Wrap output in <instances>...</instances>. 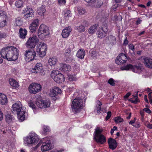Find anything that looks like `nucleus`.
<instances>
[{
	"label": "nucleus",
	"mask_w": 152,
	"mask_h": 152,
	"mask_svg": "<svg viewBox=\"0 0 152 152\" xmlns=\"http://www.w3.org/2000/svg\"><path fill=\"white\" fill-rule=\"evenodd\" d=\"M76 29L80 32H83L85 31L84 27L83 25L76 27Z\"/></svg>",
	"instance_id": "a19ab883"
},
{
	"label": "nucleus",
	"mask_w": 152,
	"mask_h": 152,
	"mask_svg": "<svg viewBox=\"0 0 152 152\" xmlns=\"http://www.w3.org/2000/svg\"><path fill=\"white\" fill-rule=\"evenodd\" d=\"M60 68L59 69L65 72H67L70 71L71 69V67L70 66L64 63H61L60 64Z\"/></svg>",
	"instance_id": "aec40b11"
},
{
	"label": "nucleus",
	"mask_w": 152,
	"mask_h": 152,
	"mask_svg": "<svg viewBox=\"0 0 152 152\" xmlns=\"http://www.w3.org/2000/svg\"><path fill=\"white\" fill-rule=\"evenodd\" d=\"M142 69V67L140 66H135V69L134 70H135V69H136L138 71V73H139L141 72Z\"/></svg>",
	"instance_id": "8fccbe9b"
},
{
	"label": "nucleus",
	"mask_w": 152,
	"mask_h": 152,
	"mask_svg": "<svg viewBox=\"0 0 152 152\" xmlns=\"http://www.w3.org/2000/svg\"><path fill=\"white\" fill-rule=\"evenodd\" d=\"M8 102L7 97L4 94H0V104L2 105H6Z\"/></svg>",
	"instance_id": "393cba45"
},
{
	"label": "nucleus",
	"mask_w": 152,
	"mask_h": 152,
	"mask_svg": "<svg viewBox=\"0 0 152 152\" xmlns=\"http://www.w3.org/2000/svg\"><path fill=\"white\" fill-rule=\"evenodd\" d=\"M147 126L150 129H152V124H148L147 125Z\"/></svg>",
	"instance_id": "774afa93"
},
{
	"label": "nucleus",
	"mask_w": 152,
	"mask_h": 152,
	"mask_svg": "<svg viewBox=\"0 0 152 152\" xmlns=\"http://www.w3.org/2000/svg\"><path fill=\"white\" fill-rule=\"evenodd\" d=\"M108 39L110 42L113 44H115L116 42V39L115 36L110 35L108 37Z\"/></svg>",
	"instance_id": "f704fd0d"
},
{
	"label": "nucleus",
	"mask_w": 152,
	"mask_h": 152,
	"mask_svg": "<svg viewBox=\"0 0 152 152\" xmlns=\"http://www.w3.org/2000/svg\"><path fill=\"white\" fill-rule=\"evenodd\" d=\"M27 34V31L25 28H20L19 29V34L20 37L21 39H24Z\"/></svg>",
	"instance_id": "a878e982"
},
{
	"label": "nucleus",
	"mask_w": 152,
	"mask_h": 152,
	"mask_svg": "<svg viewBox=\"0 0 152 152\" xmlns=\"http://www.w3.org/2000/svg\"><path fill=\"white\" fill-rule=\"evenodd\" d=\"M143 111L145 112L146 113L150 114L151 113V111L148 108H145L143 109Z\"/></svg>",
	"instance_id": "bf43d9fd"
},
{
	"label": "nucleus",
	"mask_w": 152,
	"mask_h": 152,
	"mask_svg": "<svg viewBox=\"0 0 152 152\" xmlns=\"http://www.w3.org/2000/svg\"><path fill=\"white\" fill-rule=\"evenodd\" d=\"M25 108L22 107V105L20 102L13 104L11 109L13 113H16L19 120L20 122L23 121L25 119Z\"/></svg>",
	"instance_id": "f03ea898"
},
{
	"label": "nucleus",
	"mask_w": 152,
	"mask_h": 152,
	"mask_svg": "<svg viewBox=\"0 0 152 152\" xmlns=\"http://www.w3.org/2000/svg\"><path fill=\"white\" fill-rule=\"evenodd\" d=\"M39 140L38 136L34 132H31L30 135L24 139V141L27 144H36Z\"/></svg>",
	"instance_id": "423d86ee"
},
{
	"label": "nucleus",
	"mask_w": 152,
	"mask_h": 152,
	"mask_svg": "<svg viewBox=\"0 0 152 152\" xmlns=\"http://www.w3.org/2000/svg\"><path fill=\"white\" fill-rule=\"evenodd\" d=\"M131 94L129 92H128L124 96V98L125 99L128 98L129 96Z\"/></svg>",
	"instance_id": "338daca9"
},
{
	"label": "nucleus",
	"mask_w": 152,
	"mask_h": 152,
	"mask_svg": "<svg viewBox=\"0 0 152 152\" xmlns=\"http://www.w3.org/2000/svg\"><path fill=\"white\" fill-rule=\"evenodd\" d=\"M49 129L48 128L47 126H44L43 127V130L44 132V133L48 132L49 131Z\"/></svg>",
	"instance_id": "13d9d810"
},
{
	"label": "nucleus",
	"mask_w": 152,
	"mask_h": 152,
	"mask_svg": "<svg viewBox=\"0 0 152 152\" xmlns=\"http://www.w3.org/2000/svg\"><path fill=\"white\" fill-rule=\"evenodd\" d=\"M64 17L66 18H69L71 16V14L69 10H67L64 13Z\"/></svg>",
	"instance_id": "37998d69"
},
{
	"label": "nucleus",
	"mask_w": 152,
	"mask_h": 152,
	"mask_svg": "<svg viewBox=\"0 0 152 152\" xmlns=\"http://www.w3.org/2000/svg\"><path fill=\"white\" fill-rule=\"evenodd\" d=\"M129 49L130 50H133V49H134V46L132 44H129Z\"/></svg>",
	"instance_id": "e2e57ef3"
},
{
	"label": "nucleus",
	"mask_w": 152,
	"mask_h": 152,
	"mask_svg": "<svg viewBox=\"0 0 152 152\" xmlns=\"http://www.w3.org/2000/svg\"><path fill=\"white\" fill-rule=\"evenodd\" d=\"M46 12V10L45 8V6H42L40 7H39L37 10V12L38 14L40 15H44Z\"/></svg>",
	"instance_id": "7c9ffc66"
},
{
	"label": "nucleus",
	"mask_w": 152,
	"mask_h": 152,
	"mask_svg": "<svg viewBox=\"0 0 152 152\" xmlns=\"http://www.w3.org/2000/svg\"><path fill=\"white\" fill-rule=\"evenodd\" d=\"M97 53L95 51H92L91 53V56L92 57L94 58L97 56Z\"/></svg>",
	"instance_id": "3c124183"
},
{
	"label": "nucleus",
	"mask_w": 152,
	"mask_h": 152,
	"mask_svg": "<svg viewBox=\"0 0 152 152\" xmlns=\"http://www.w3.org/2000/svg\"><path fill=\"white\" fill-rule=\"evenodd\" d=\"M13 117L10 114H7L6 115V120L8 123H10L14 120Z\"/></svg>",
	"instance_id": "72a5a7b5"
},
{
	"label": "nucleus",
	"mask_w": 152,
	"mask_h": 152,
	"mask_svg": "<svg viewBox=\"0 0 152 152\" xmlns=\"http://www.w3.org/2000/svg\"><path fill=\"white\" fill-rule=\"evenodd\" d=\"M33 16V10H31L30 12V14H26L24 15V18L26 19H30Z\"/></svg>",
	"instance_id": "e433bc0d"
},
{
	"label": "nucleus",
	"mask_w": 152,
	"mask_h": 152,
	"mask_svg": "<svg viewBox=\"0 0 152 152\" xmlns=\"http://www.w3.org/2000/svg\"><path fill=\"white\" fill-rule=\"evenodd\" d=\"M102 131V129L99 127H97L95 129L94 133V139L96 142L101 144H103L106 141L105 137L101 134Z\"/></svg>",
	"instance_id": "20e7f679"
},
{
	"label": "nucleus",
	"mask_w": 152,
	"mask_h": 152,
	"mask_svg": "<svg viewBox=\"0 0 152 152\" xmlns=\"http://www.w3.org/2000/svg\"><path fill=\"white\" fill-rule=\"evenodd\" d=\"M18 50L14 46H7L3 48L1 51V56L9 61L16 60L18 57Z\"/></svg>",
	"instance_id": "f257e3e1"
},
{
	"label": "nucleus",
	"mask_w": 152,
	"mask_h": 152,
	"mask_svg": "<svg viewBox=\"0 0 152 152\" xmlns=\"http://www.w3.org/2000/svg\"><path fill=\"white\" fill-rule=\"evenodd\" d=\"M39 41V39L35 35H33L32 37H30L27 42L26 45L29 48H34Z\"/></svg>",
	"instance_id": "6e6552de"
},
{
	"label": "nucleus",
	"mask_w": 152,
	"mask_h": 152,
	"mask_svg": "<svg viewBox=\"0 0 152 152\" xmlns=\"http://www.w3.org/2000/svg\"><path fill=\"white\" fill-rule=\"evenodd\" d=\"M69 78L70 80L76 81V78L72 75H70L69 76Z\"/></svg>",
	"instance_id": "603ef678"
},
{
	"label": "nucleus",
	"mask_w": 152,
	"mask_h": 152,
	"mask_svg": "<svg viewBox=\"0 0 152 152\" xmlns=\"http://www.w3.org/2000/svg\"><path fill=\"white\" fill-rule=\"evenodd\" d=\"M74 48V46L72 44L70 46L69 48H67L65 51V53L66 54H69L71 52V50H72V49Z\"/></svg>",
	"instance_id": "58836bf2"
},
{
	"label": "nucleus",
	"mask_w": 152,
	"mask_h": 152,
	"mask_svg": "<svg viewBox=\"0 0 152 152\" xmlns=\"http://www.w3.org/2000/svg\"><path fill=\"white\" fill-rule=\"evenodd\" d=\"M51 76L56 82L58 83H62L64 80V75L58 71H55L52 72Z\"/></svg>",
	"instance_id": "0eeeda50"
},
{
	"label": "nucleus",
	"mask_w": 152,
	"mask_h": 152,
	"mask_svg": "<svg viewBox=\"0 0 152 152\" xmlns=\"http://www.w3.org/2000/svg\"><path fill=\"white\" fill-rule=\"evenodd\" d=\"M7 37V34L4 32L0 31V40L5 38Z\"/></svg>",
	"instance_id": "c03bdc74"
},
{
	"label": "nucleus",
	"mask_w": 152,
	"mask_h": 152,
	"mask_svg": "<svg viewBox=\"0 0 152 152\" xmlns=\"http://www.w3.org/2000/svg\"><path fill=\"white\" fill-rule=\"evenodd\" d=\"M83 25L85 27H87L88 26V23L86 21H84L83 22Z\"/></svg>",
	"instance_id": "052dcab7"
},
{
	"label": "nucleus",
	"mask_w": 152,
	"mask_h": 152,
	"mask_svg": "<svg viewBox=\"0 0 152 152\" xmlns=\"http://www.w3.org/2000/svg\"><path fill=\"white\" fill-rule=\"evenodd\" d=\"M85 55V51L82 49L79 50L77 52V56L81 59H83Z\"/></svg>",
	"instance_id": "c85d7f7f"
},
{
	"label": "nucleus",
	"mask_w": 152,
	"mask_h": 152,
	"mask_svg": "<svg viewBox=\"0 0 152 152\" xmlns=\"http://www.w3.org/2000/svg\"><path fill=\"white\" fill-rule=\"evenodd\" d=\"M108 83L110 84V85L114 86L115 85V83L113 79L111 78L108 81Z\"/></svg>",
	"instance_id": "49530a36"
},
{
	"label": "nucleus",
	"mask_w": 152,
	"mask_h": 152,
	"mask_svg": "<svg viewBox=\"0 0 152 152\" xmlns=\"http://www.w3.org/2000/svg\"><path fill=\"white\" fill-rule=\"evenodd\" d=\"M136 120V118H135L134 119V120H133L131 121L129 123V124L132 125L133 126L136 127H139V125L137 124V126H136L135 125H133V124L135 123V121Z\"/></svg>",
	"instance_id": "a18cd8bd"
},
{
	"label": "nucleus",
	"mask_w": 152,
	"mask_h": 152,
	"mask_svg": "<svg viewBox=\"0 0 152 152\" xmlns=\"http://www.w3.org/2000/svg\"><path fill=\"white\" fill-rule=\"evenodd\" d=\"M83 100L80 98H75L71 104L72 111L74 113H78L83 107Z\"/></svg>",
	"instance_id": "7ed1b4c3"
},
{
	"label": "nucleus",
	"mask_w": 152,
	"mask_h": 152,
	"mask_svg": "<svg viewBox=\"0 0 152 152\" xmlns=\"http://www.w3.org/2000/svg\"><path fill=\"white\" fill-rule=\"evenodd\" d=\"M49 28L45 24H42L39 28L38 32L39 37L43 39L48 37L50 34Z\"/></svg>",
	"instance_id": "39448f33"
},
{
	"label": "nucleus",
	"mask_w": 152,
	"mask_h": 152,
	"mask_svg": "<svg viewBox=\"0 0 152 152\" xmlns=\"http://www.w3.org/2000/svg\"><path fill=\"white\" fill-rule=\"evenodd\" d=\"M129 42L128 41L127 39V38H126L124 41L123 45H128Z\"/></svg>",
	"instance_id": "680f3d73"
},
{
	"label": "nucleus",
	"mask_w": 152,
	"mask_h": 152,
	"mask_svg": "<svg viewBox=\"0 0 152 152\" xmlns=\"http://www.w3.org/2000/svg\"><path fill=\"white\" fill-rule=\"evenodd\" d=\"M22 4L23 2L20 0L16 1L15 3V6L18 8L21 7L22 6Z\"/></svg>",
	"instance_id": "79ce46f5"
},
{
	"label": "nucleus",
	"mask_w": 152,
	"mask_h": 152,
	"mask_svg": "<svg viewBox=\"0 0 152 152\" xmlns=\"http://www.w3.org/2000/svg\"><path fill=\"white\" fill-rule=\"evenodd\" d=\"M79 14L80 15H85L87 12L86 9L83 7L78 6L77 7Z\"/></svg>",
	"instance_id": "cd10ccee"
},
{
	"label": "nucleus",
	"mask_w": 152,
	"mask_h": 152,
	"mask_svg": "<svg viewBox=\"0 0 152 152\" xmlns=\"http://www.w3.org/2000/svg\"><path fill=\"white\" fill-rule=\"evenodd\" d=\"M107 28V25H103L100 27L97 32L98 37L100 38H102L105 37L108 31Z\"/></svg>",
	"instance_id": "f8f14e48"
},
{
	"label": "nucleus",
	"mask_w": 152,
	"mask_h": 152,
	"mask_svg": "<svg viewBox=\"0 0 152 152\" xmlns=\"http://www.w3.org/2000/svg\"><path fill=\"white\" fill-rule=\"evenodd\" d=\"M41 86L40 85L37 83H32L29 87L28 89L30 93L35 94L41 90Z\"/></svg>",
	"instance_id": "9b49d317"
},
{
	"label": "nucleus",
	"mask_w": 152,
	"mask_h": 152,
	"mask_svg": "<svg viewBox=\"0 0 152 152\" xmlns=\"http://www.w3.org/2000/svg\"><path fill=\"white\" fill-rule=\"evenodd\" d=\"M142 22V20H140L139 18H138L137 20L136 21V24L138 25L140 24Z\"/></svg>",
	"instance_id": "69168bd1"
},
{
	"label": "nucleus",
	"mask_w": 152,
	"mask_h": 152,
	"mask_svg": "<svg viewBox=\"0 0 152 152\" xmlns=\"http://www.w3.org/2000/svg\"><path fill=\"white\" fill-rule=\"evenodd\" d=\"M152 93V92L150 93L148 95V98L149 99V102L151 104H152V96H151V94Z\"/></svg>",
	"instance_id": "6e6d98bb"
},
{
	"label": "nucleus",
	"mask_w": 152,
	"mask_h": 152,
	"mask_svg": "<svg viewBox=\"0 0 152 152\" xmlns=\"http://www.w3.org/2000/svg\"><path fill=\"white\" fill-rule=\"evenodd\" d=\"M24 55L25 59L27 62L33 60L36 56V52L34 50H28L26 51Z\"/></svg>",
	"instance_id": "9d476101"
},
{
	"label": "nucleus",
	"mask_w": 152,
	"mask_h": 152,
	"mask_svg": "<svg viewBox=\"0 0 152 152\" xmlns=\"http://www.w3.org/2000/svg\"><path fill=\"white\" fill-rule=\"evenodd\" d=\"M127 60L126 56L124 54L121 53L116 58L115 62L117 64L121 65L126 63Z\"/></svg>",
	"instance_id": "4468645a"
},
{
	"label": "nucleus",
	"mask_w": 152,
	"mask_h": 152,
	"mask_svg": "<svg viewBox=\"0 0 152 152\" xmlns=\"http://www.w3.org/2000/svg\"><path fill=\"white\" fill-rule=\"evenodd\" d=\"M9 81L10 84L12 86L15 88L18 87V83L14 79L12 78L10 79Z\"/></svg>",
	"instance_id": "2f4dec72"
},
{
	"label": "nucleus",
	"mask_w": 152,
	"mask_h": 152,
	"mask_svg": "<svg viewBox=\"0 0 152 152\" xmlns=\"http://www.w3.org/2000/svg\"><path fill=\"white\" fill-rule=\"evenodd\" d=\"M144 63L145 66L148 68L152 69V59L148 57H145L143 58Z\"/></svg>",
	"instance_id": "5701e85b"
},
{
	"label": "nucleus",
	"mask_w": 152,
	"mask_h": 152,
	"mask_svg": "<svg viewBox=\"0 0 152 152\" xmlns=\"http://www.w3.org/2000/svg\"><path fill=\"white\" fill-rule=\"evenodd\" d=\"M111 115V112L110 111H109L107 113V116L105 118V119L106 120H107L108 119L110 118V117Z\"/></svg>",
	"instance_id": "864d4df0"
},
{
	"label": "nucleus",
	"mask_w": 152,
	"mask_h": 152,
	"mask_svg": "<svg viewBox=\"0 0 152 152\" xmlns=\"http://www.w3.org/2000/svg\"><path fill=\"white\" fill-rule=\"evenodd\" d=\"M3 117V115L2 113L1 112V110L0 109V121L2 120Z\"/></svg>",
	"instance_id": "0e129e2a"
},
{
	"label": "nucleus",
	"mask_w": 152,
	"mask_h": 152,
	"mask_svg": "<svg viewBox=\"0 0 152 152\" xmlns=\"http://www.w3.org/2000/svg\"><path fill=\"white\" fill-rule=\"evenodd\" d=\"M114 121L117 123H119L124 121L123 119L120 117H117L115 118Z\"/></svg>",
	"instance_id": "ea45409f"
},
{
	"label": "nucleus",
	"mask_w": 152,
	"mask_h": 152,
	"mask_svg": "<svg viewBox=\"0 0 152 152\" xmlns=\"http://www.w3.org/2000/svg\"><path fill=\"white\" fill-rule=\"evenodd\" d=\"M138 92H137L135 96V97H136V98L135 100L133 102V103L134 104H137L138 102H139V99L137 97V93Z\"/></svg>",
	"instance_id": "5fc2aeb1"
},
{
	"label": "nucleus",
	"mask_w": 152,
	"mask_h": 152,
	"mask_svg": "<svg viewBox=\"0 0 152 152\" xmlns=\"http://www.w3.org/2000/svg\"><path fill=\"white\" fill-rule=\"evenodd\" d=\"M48 62L50 66H54L57 62L58 60L56 57H52L49 59Z\"/></svg>",
	"instance_id": "bb28decb"
},
{
	"label": "nucleus",
	"mask_w": 152,
	"mask_h": 152,
	"mask_svg": "<svg viewBox=\"0 0 152 152\" xmlns=\"http://www.w3.org/2000/svg\"><path fill=\"white\" fill-rule=\"evenodd\" d=\"M61 93V90L58 87H54L50 91V96L52 97H55L58 94Z\"/></svg>",
	"instance_id": "412c9836"
},
{
	"label": "nucleus",
	"mask_w": 152,
	"mask_h": 152,
	"mask_svg": "<svg viewBox=\"0 0 152 152\" xmlns=\"http://www.w3.org/2000/svg\"><path fill=\"white\" fill-rule=\"evenodd\" d=\"M39 20L38 19L34 20L29 26L30 31L33 32L36 31L39 25Z\"/></svg>",
	"instance_id": "f3484780"
},
{
	"label": "nucleus",
	"mask_w": 152,
	"mask_h": 152,
	"mask_svg": "<svg viewBox=\"0 0 152 152\" xmlns=\"http://www.w3.org/2000/svg\"><path fill=\"white\" fill-rule=\"evenodd\" d=\"M135 69V66H133L132 65L129 64L124 67L121 68V69L122 70H131L132 71L136 73H138V71L137 70Z\"/></svg>",
	"instance_id": "b1692460"
},
{
	"label": "nucleus",
	"mask_w": 152,
	"mask_h": 152,
	"mask_svg": "<svg viewBox=\"0 0 152 152\" xmlns=\"http://www.w3.org/2000/svg\"><path fill=\"white\" fill-rule=\"evenodd\" d=\"M72 31V28L70 27H68L66 28L62 31L61 34L63 37L64 38H67L69 35Z\"/></svg>",
	"instance_id": "4be33fe9"
},
{
	"label": "nucleus",
	"mask_w": 152,
	"mask_h": 152,
	"mask_svg": "<svg viewBox=\"0 0 152 152\" xmlns=\"http://www.w3.org/2000/svg\"><path fill=\"white\" fill-rule=\"evenodd\" d=\"M42 64L40 63H37L34 68H32L31 71L33 73H42Z\"/></svg>",
	"instance_id": "6ab92c4d"
},
{
	"label": "nucleus",
	"mask_w": 152,
	"mask_h": 152,
	"mask_svg": "<svg viewBox=\"0 0 152 152\" xmlns=\"http://www.w3.org/2000/svg\"><path fill=\"white\" fill-rule=\"evenodd\" d=\"M41 147V151L43 152L48 151L52 148L50 142L49 140L42 142Z\"/></svg>",
	"instance_id": "dca6fc26"
},
{
	"label": "nucleus",
	"mask_w": 152,
	"mask_h": 152,
	"mask_svg": "<svg viewBox=\"0 0 152 152\" xmlns=\"http://www.w3.org/2000/svg\"><path fill=\"white\" fill-rule=\"evenodd\" d=\"M102 4V2L100 0H98L95 3H94V4L92 6L96 7H97L99 8L100 7Z\"/></svg>",
	"instance_id": "4c0bfd02"
},
{
	"label": "nucleus",
	"mask_w": 152,
	"mask_h": 152,
	"mask_svg": "<svg viewBox=\"0 0 152 152\" xmlns=\"http://www.w3.org/2000/svg\"><path fill=\"white\" fill-rule=\"evenodd\" d=\"M98 25H94L91 26L88 30V33L90 34H93L96 31Z\"/></svg>",
	"instance_id": "c756f323"
},
{
	"label": "nucleus",
	"mask_w": 152,
	"mask_h": 152,
	"mask_svg": "<svg viewBox=\"0 0 152 152\" xmlns=\"http://www.w3.org/2000/svg\"><path fill=\"white\" fill-rule=\"evenodd\" d=\"M22 19L20 18H18L15 19V25L17 26H20L22 24Z\"/></svg>",
	"instance_id": "473e14b6"
},
{
	"label": "nucleus",
	"mask_w": 152,
	"mask_h": 152,
	"mask_svg": "<svg viewBox=\"0 0 152 152\" xmlns=\"http://www.w3.org/2000/svg\"><path fill=\"white\" fill-rule=\"evenodd\" d=\"M7 19L6 13L4 11H0V27H3L5 26Z\"/></svg>",
	"instance_id": "2eb2a0df"
},
{
	"label": "nucleus",
	"mask_w": 152,
	"mask_h": 152,
	"mask_svg": "<svg viewBox=\"0 0 152 152\" xmlns=\"http://www.w3.org/2000/svg\"><path fill=\"white\" fill-rule=\"evenodd\" d=\"M28 105L29 106L33 109H35L36 108L35 105L33 102H28Z\"/></svg>",
	"instance_id": "09e8293b"
},
{
	"label": "nucleus",
	"mask_w": 152,
	"mask_h": 152,
	"mask_svg": "<svg viewBox=\"0 0 152 152\" xmlns=\"http://www.w3.org/2000/svg\"><path fill=\"white\" fill-rule=\"evenodd\" d=\"M36 104L37 106L40 108H45L50 106V101L49 100H42L39 101H37Z\"/></svg>",
	"instance_id": "ddd939ff"
},
{
	"label": "nucleus",
	"mask_w": 152,
	"mask_h": 152,
	"mask_svg": "<svg viewBox=\"0 0 152 152\" xmlns=\"http://www.w3.org/2000/svg\"><path fill=\"white\" fill-rule=\"evenodd\" d=\"M102 105L101 103L99 101L97 102V105L96 106V109L95 111H96L97 113H100L101 106Z\"/></svg>",
	"instance_id": "c9c22d12"
},
{
	"label": "nucleus",
	"mask_w": 152,
	"mask_h": 152,
	"mask_svg": "<svg viewBox=\"0 0 152 152\" xmlns=\"http://www.w3.org/2000/svg\"><path fill=\"white\" fill-rule=\"evenodd\" d=\"M109 148L112 150L115 149L117 147L116 141L112 138H109L108 141Z\"/></svg>",
	"instance_id": "a211bd4d"
},
{
	"label": "nucleus",
	"mask_w": 152,
	"mask_h": 152,
	"mask_svg": "<svg viewBox=\"0 0 152 152\" xmlns=\"http://www.w3.org/2000/svg\"><path fill=\"white\" fill-rule=\"evenodd\" d=\"M37 52L41 57L44 56L46 53L47 50V45L46 44L43 43L42 44L37 45Z\"/></svg>",
	"instance_id": "1a4fd4ad"
},
{
	"label": "nucleus",
	"mask_w": 152,
	"mask_h": 152,
	"mask_svg": "<svg viewBox=\"0 0 152 152\" xmlns=\"http://www.w3.org/2000/svg\"><path fill=\"white\" fill-rule=\"evenodd\" d=\"M59 4L60 5L64 4L66 3L65 0H58Z\"/></svg>",
	"instance_id": "4d7b16f0"
},
{
	"label": "nucleus",
	"mask_w": 152,
	"mask_h": 152,
	"mask_svg": "<svg viewBox=\"0 0 152 152\" xmlns=\"http://www.w3.org/2000/svg\"><path fill=\"white\" fill-rule=\"evenodd\" d=\"M31 10H33L29 8L27 9V10L25 9V10H23V13H26V14H30V12H31Z\"/></svg>",
	"instance_id": "de8ad7c7"
}]
</instances>
